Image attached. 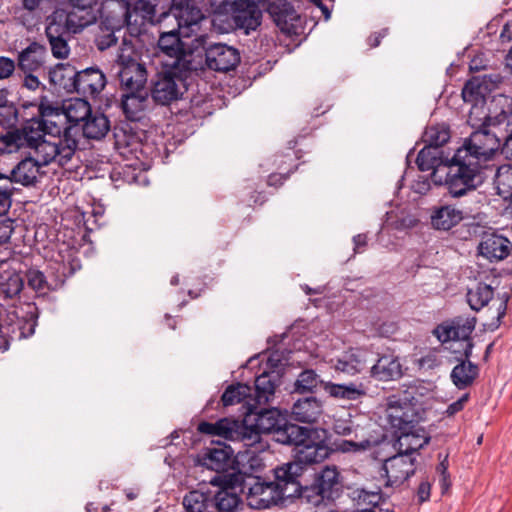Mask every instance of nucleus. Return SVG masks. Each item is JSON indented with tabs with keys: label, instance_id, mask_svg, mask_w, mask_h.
<instances>
[{
	"label": "nucleus",
	"instance_id": "obj_1",
	"mask_svg": "<svg viewBox=\"0 0 512 512\" xmlns=\"http://www.w3.org/2000/svg\"><path fill=\"white\" fill-rule=\"evenodd\" d=\"M314 441L295 444L294 460L278 465L273 469L272 481L286 499L300 498L304 487L301 478L308 465L320 463L329 456V447L324 439L315 437Z\"/></svg>",
	"mask_w": 512,
	"mask_h": 512
},
{
	"label": "nucleus",
	"instance_id": "obj_2",
	"mask_svg": "<svg viewBox=\"0 0 512 512\" xmlns=\"http://www.w3.org/2000/svg\"><path fill=\"white\" fill-rule=\"evenodd\" d=\"M22 290H0V339L7 349L11 341L32 336L37 326L39 311L33 302H21Z\"/></svg>",
	"mask_w": 512,
	"mask_h": 512
},
{
	"label": "nucleus",
	"instance_id": "obj_3",
	"mask_svg": "<svg viewBox=\"0 0 512 512\" xmlns=\"http://www.w3.org/2000/svg\"><path fill=\"white\" fill-rule=\"evenodd\" d=\"M261 434H272L273 439L284 445H295L314 441L320 437L315 428L289 423L278 409H264L257 413L255 424L245 431V445L251 446L260 441Z\"/></svg>",
	"mask_w": 512,
	"mask_h": 512
},
{
	"label": "nucleus",
	"instance_id": "obj_4",
	"mask_svg": "<svg viewBox=\"0 0 512 512\" xmlns=\"http://www.w3.org/2000/svg\"><path fill=\"white\" fill-rule=\"evenodd\" d=\"M480 109H483V107H480ZM478 110L479 107L475 105L468 116V123L472 127H477V129L471 133L470 137L464 141L463 146L458 148L457 151H463L467 157L485 165L500 149L502 142L504 143L500 124L505 120L506 115L501 114L491 118L485 114L484 121L479 123L480 119L474 117V113Z\"/></svg>",
	"mask_w": 512,
	"mask_h": 512
},
{
	"label": "nucleus",
	"instance_id": "obj_5",
	"mask_svg": "<svg viewBox=\"0 0 512 512\" xmlns=\"http://www.w3.org/2000/svg\"><path fill=\"white\" fill-rule=\"evenodd\" d=\"M486 169L487 166L480 161L472 160L465 152L456 150L452 158L445 159V178L441 184L452 197L459 198L475 191L485 182Z\"/></svg>",
	"mask_w": 512,
	"mask_h": 512
},
{
	"label": "nucleus",
	"instance_id": "obj_6",
	"mask_svg": "<svg viewBox=\"0 0 512 512\" xmlns=\"http://www.w3.org/2000/svg\"><path fill=\"white\" fill-rule=\"evenodd\" d=\"M77 127H66L63 135L59 137L45 138L35 146L33 159L39 166L57 164L60 167L66 166L73 158L78 148V140L75 139Z\"/></svg>",
	"mask_w": 512,
	"mask_h": 512
},
{
	"label": "nucleus",
	"instance_id": "obj_7",
	"mask_svg": "<svg viewBox=\"0 0 512 512\" xmlns=\"http://www.w3.org/2000/svg\"><path fill=\"white\" fill-rule=\"evenodd\" d=\"M387 421L394 433L413 429L426 419V409L422 402L408 390L392 396L387 404Z\"/></svg>",
	"mask_w": 512,
	"mask_h": 512
},
{
	"label": "nucleus",
	"instance_id": "obj_8",
	"mask_svg": "<svg viewBox=\"0 0 512 512\" xmlns=\"http://www.w3.org/2000/svg\"><path fill=\"white\" fill-rule=\"evenodd\" d=\"M193 70V67H171L162 66L152 82L151 97L160 105H169L177 101L186 91V79Z\"/></svg>",
	"mask_w": 512,
	"mask_h": 512
},
{
	"label": "nucleus",
	"instance_id": "obj_9",
	"mask_svg": "<svg viewBox=\"0 0 512 512\" xmlns=\"http://www.w3.org/2000/svg\"><path fill=\"white\" fill-rule=\"evenodd\" d=\"M212 484L219 486L218 491L212 492L215 512H236L243 505L241 494H245V484L241 471L215 476Z\"/></svg>",
	"mask_w": 512,
	"mask_h": 512
},
{
	"label": "nucleus",
	"instance_id": "obj_10",
	"mask_svg": "<svg viewBox=\"0 0 512 512\" xmlns=\"http://www.w3.org/2000/svg\"><path fill=\"white\" fill-rule=\"evenodd\" d=\"M67 15L61 10H55L47 18L45 29L52 55L58 59H65L70 53L67 43L70 33L80 32L84 27L72 26Z\"/></svg>",
	"mask_w": 512,
	"mask_h": 512
},
{
	"label": "nucleus",
	"instance_id": "obj_11",
	"mask_svg": "<svg viewBox=\"0 0 512 512\" xmlns=\"http://www.w3.org/2000/svg\"><path fill=\"white\" fill-rule=\"evenodd\" d=\"M125 52H133L131 42L123 39L120 53L117 55L119 65L118 77L122 91L146 90L147 71L144 64L137 62Z\"/></svg>",
	"mask_w": 512,
	"mask_h": 512
},
{
	"label": "nucleus",
	"instance_id": "obj_12",
	"mask_svg": "<svg viewBox=\"0 0 512 512\" xmlns=\"http://www.w3.org/2000/svg\"><path fill=\"white\" fill-rule=\"evenodd\" d=\"M243 479L248 504L252 508L266 509L286 500L272 481L266 482L260 477L245 473H243Z\"/></svg>",
	"mask_w": 512,
	"mask_h": 512
},
{
	"label": "nucleus",
	"instance_id": "obj_13",
	"mask_svg": "<svg viewBox=\"0 0 512 512\" xmlns=\"http://www.w3.org/2000/svg\"><path fill=\"white\" fill-rule=\"evenodd\" d=\"M363 419V416H353L349 412H346L344 415L334 417L332 430L335 434L341 436H354V439L352 440L343 441V451H365L371 447V441L365 437V428L360 423V420Z\"/></svg>",
	"mask_w": 512,
	"mask_h": 512
},
{
	"label": "nucleus",
	"instance_id": "obj_14",
	"mask_svg": "<svg viewBox=\"0 0 512 512\" xmlns=\"http://www.w3.org/2000/svg\"><path fill=\"white\" fill-rule=\"evenodd\" d=\"M181 33L170 34L162 32L158 39V48L164 59L162 66L177 69V67H193V53L188 50L181 40Z\"/></svg>",
	"mask_w": 512,
	"mask_h": 512
},
{
	"label": "nucleus",
	"instance_id": "obj_15",
	"mask_svg": "<svg viewBox=\"0 0 512 512\" xmlns=\"http://www.w3.org/2000/svg\"><path fill=\"white\" fill-rule=\"evenodd\" d=\"M383 470L387 476L388 486H399L414 475L416 471V458L398 450V453L388 458Z\"/></svg>",
	"mask_w": 512,
	"mask_h": 512
},
{
	"label": "nucleus",
	"instance_id": "obj_16",
	"mask_svg": "<svg viewBox=\"0 0 512 512\" xmlns=\"http://www.w3.org/2000/svg\"><path fill=\"white\" fill-rule=\"evenodd\" d=\"M198 431L202 434L220 436L227 440H241L245 442L247 425L244 420L222 418L211 423L202 421L198 424Z\"/></svg>",
	"mask_w": 512,
	"mask_h": 512
},
{
	"label": "nucleus",
	"instance_id": "obj_17",
	"mask_svg": "<svg viewBox=\"0 0 512 512\" xmlns=\"http://www.w3.org/2000/svg\"><path fill=\"white\" fill-rule=\"evenodd\" d=\"M205 58L207 66L218 72L233 70L240 62L238 50L221 43L210 45L206 49Z\"/></svg>",
	"mask_w": 512,
	"mask_h": 512
},
{
	"label": "nucleus",
	"instance_id": "obj_18",
	"mask_svg": "<svg viewBox=\"0 0 512 512\" xmlns=\"http://www.w3.org/2000/svg\"><path fill=\"white\" fill-rule=\"evenodd\" d=\"M260 5L247 1L235 0L232 4V19L237 29L244 30L245 34L256 30L261 24L262 12Z\"/></svg>",
	"mask_w": 512,
	"mask_h": 512
},
{
	"label": "nucleus",
	"instance_id": "obj_19",
	"mask_svg": "<svg viewBox=\"0 0 512 512\" xmlns=\"http://www.w3.org/2000/svg\"><path fill=\"white\" fill-rule=\"evenodd\" d=\"M200 462L210 470L226 472L234 464V450L225 443L217 442L204 449Z\"/></svg>",
	"mask_w": 512,
	"mask_h": 512
},
{
	"label": "nucleus",
	"instance_id": "obj_20",
	"mask_svg": "<svg viewBox=\"0 0 512 512\" xmlns=\"http://www.w3.org/2000/svg\"><path fill=\"white\" fill-rule=\"evenodd\" d=\"M372 362H374V359L371 352L356 348L346 351L338 357L334 368L338 372L355 375L366 370Z\"/></svg>",
	"mask_w": 512,
	"mask_h": 512
},
{
	"label": "nucleus",
	"instance_id": "obj_21",
	"mask_svg": "<svg viewBox=\"0 0 512 512\" xmlns=\"http://www.w3.org/2000/svg\"><path fill=\"white\" fill-rule=\"evenodd\" d=\"M98 0H68L65 8H57L61 10L68 17L72 26L87 27L93 24L96 19L94 7Z\"/></svg>",
	"mask_w": 512,
	"mask_h": 512
},
{
	"label": "nucleus",
	"instance_id": "obj_22",
	"mask_svg": "<svg viewBox=\"0 0 512 512\" xmlns=\"http://www.w3.org/2000/svg\"><path fill=\"white\" fill-rule=\"evenodd\" d=\"M173 13L181 25V35L191 37L197 35L201 29V24L206 20L200 8L194 4L176 5Z\"/></svg>",
	"mask_w": 512,
	"mask_h": 512
},
{
	"label": "nucleus",
	"instance_id": "obj_23",
	"mask_svg": "<svg viewBox=\"0 0 512 512\" xmlns=\"http://www.w3.org/2000/svg\"><path fill=\"white\" fill-rule=\"evenodd\" d=\"M500 82L498 76L479 75L474 76L466 82L462 89V98L468 103L484 101L485 96L494 90Z\"/></svg>",
	"mask_w": 512,
	"mask_h": 512
},
{
	"label": "nucleus",
	"instance_id": "obj_24",
	"mask_svg": "<svg viewBox=\"0 0 512 512\" xmlns=\"http://www.w3.org/2000/svg\"><path fill=\"white\" fill-rule=\"evenodd\" d=\"M394 435L398 450L410 456H413L415 452L426 446L431 440L430 433L421 425L394 433Z\"/></svg>",
	"mask_w": 512,
	"mask_h": 512
},
{
	"label": "nucleus",
	"instance_id": "obj_25",
	"mask_svg": "<svg viewBox=\"0 0 512 512\" xmlns=\"http://www.w3.org/2000/svg\"><path fill=\"white\" fill-rule=\"evenodd\" d=\"M370 374L379 381H394L403 376L400 359L393 353L382 354L370 367Z\"/></svg>",
	"mask_w": 512,
	"mask_h": 512
},
{
	"label": "nucleus",
	"instance_id": "obj_26",
	"mask_svg": "<svg viewBox=\"0 0 512 512\" xmlns=\"http://www.w3.org/2000/svg\"><path fill=\"white\" fill-rule=\"evenodd\" d=\"M77 90L84 97H96L106 86V77L98 68H87L78 71L77 74Z\"/></svg>",
	"mask_w": 512,
	"mask_h": 512
},
{
	"label": "nucleus",
	"instance_id": "obj_27",
	"mask_svg": "<svg viewBox=\"0 0 512 512\" xmlns=\"http://www.w3.org/2000/svg\"><path fill=\"white\" fill-rule=\"evenodd\" d=\"M263 8L273 18L276 25L284 32H290L293 22L297 19L296 11L286 0H267Z\"/></svg>",
	"mask_w": 512,
	"mask_h": 512
},
{
	"label": "nucleus",
	"instance_id": "obj_28",
	"mask_svg": "<svg viewBox=\"0 0 512 512\" xmlns=\"http://www.w3.org/2000/svg\"><path fill=\"white\" fill-rule=\"evenodd\" d=\"M46 48L37 43H30L18 54V67L23 73L39 72L45 64Z\"/></svg>",
	"mask_w": 512,
	"mask_h": 512
},
{
	"label": "nucleus",
	"instance_id": "obj_29",
	"mask_svg": "<svg viewBox=\"0 0 512 512\" xmlns=\"http://www.w3.org/2000/svg\"><path fill=\"white\" fill-rule=\"evenodd\" d=\"M511 250L510 241L497 234H485L479 244V252L482 256L490 261L503 260Z\"/></svg>",
	"mask_w": 512,
	"mask_h": 512
},
{
	"label": "nucleus",
	"instance_id": "obj_30",
	"mask_svg": "<svg viewBox=\"0 0 512 512\" xmlns=\"http://www.w3.org/2000/svg\"><path fill=\"white\" fill-rule=\"evenodd\" d=\"M147 105V90L123 91L121 108L127 119L131 121L140 120Z\"/></svg>",
	"mask_w": 512,
	"mask_h": 512
},
{
	"label": "nucleus",
	"instance_id": "obj_31",
	"mask_svg": "<svg viewBox=\"0 0 512 512\" xmlns=\"http://www.w3.org/2000/svg\"><path fill=\"white\" fill-rule=\"evenodd\" d=\"M322 414V403L315 396L300 398L295 401L291 409V416L295 421L312 424Z\"/></svg>",
	"mask_w": 512,
	"mask_h": 512
},
{
	"label": "nucleus",
	"instance_id": "obj_32",
	"mask_svg": "<svg viewBox=\"0 0 512 512\" xmlns=\"http://www.w3.org/2000/svg\"><path fill=\"white\" fill-rule=\"evenodd\" d=\"M76 68L70 64H57L49 70V81L52 85L63 89L67 93H75L77 90Z\"/></svg>",
	"mask_w": 512,
	"mask_h": 512
},
{
	"label": "nucleus",
	"instance_id": "obj_33",
	"mask_svg": "<svg viewBox=\"0 0 512 512\" xmlns=\"http://www.w3.org/2000/svg\"><path fill=\"white\" fill-rule=\"evenodd\" d=\"M63 112L68 122L66 127H77L75 139L79 141L80 126L92 112L89 102L80 98L69 100L63 104Z\"/></svg>",
	"mask_w": 512,
	"mask_h": 512
},
{
	"label": "nucleus",
	"instance_id": "obj_34",
	"mask_svg": "<svg viewBox=\"0 0 512 512\" xmlns=\"http://www.w3.org/2000/svg\"><path fill=\"white\" fill-rule=\"evenodd\" d=\"M39 172V164L33 159V157H27L21 160L11 170L8 179L11 184L15 182L23 186H32L37 182Z\"/></svg>",
	"mask_w": 512,
	"mask_h": 512
},
{
	"label": "nucleus",
	"instance_id": "obj_35",
	"mask_svg": "<svg viewBox=\"0 0 512 512\" xmlns=\"http://www.w3.org/2000/svg\"><path fill=\"white\" fill-rule=\"evenodd\" d=\"M442 152L437 150L435 147H427L422 148L416 158V164L420 171H430L432 172V180L436 184L442 183V177L437 178V174L439 172V166L442 165L444 167L445 160L442 158Z\"/></svg>",
	"mask_w": 512,
	"mask_h": 512
},
{
	"label": "nucleus",
	"instance_id": "obj_36",
	"mask_svg": "<svg viewBox=\"0 0 512 512\" xmlns=\"http://www.w3.org/2000/svg\"><path fill=\"white\" fill-rule=\"evenodd\" d=\"M367 386L363 383L351 382L349 384H335L328 382L324 384V391L333 398L350 401H357L367 395Z\"/></svg>",
	"mask_w": 512,
	"mask_h": 512
},
{
	"label": "nucleus",
	"instance_id": "obj_37",
	"mask_svg": "<svg viewBox=\"0 0 512 512\" xmlns=\"http://www.w3.org/2000/svg\"><path fill=\"white\" fill-rule=\"evenodd\" d=\"M479 376V368L469 360H461L451 371L452 383L459 390H464L473 385Z\"/></svg>",
	"mask_w": 512,
	"mask_h": 512
},
{
	"label": "nucleus",
	"instance_id": "obj_38",
	"mask_svg": "<svg viewBox=\"0 0 512 512\" xmlns=\"http://www.w3.org/2000/svg\"><path fill=\"white\" fill-rule=\"evenodd\" d=\"M110 129L108 118L100 112H91L90 116L80 126L82 136L88 139L99 140L103 138Z\"/></svg>",
	"mask_w": 512,
	"mask_h": 512
},
{
	"label": "nucleus",
	"instance_id": "obj_39",
	"mask_svg": "<svg viewBox=\"0 0 512 512\" xmlns=\"http://www.w3.org/2000/svg\"><path fill=\"white\" fill-rule=\"evenodd\" d=\"M137 9L143 13V17L154 23L155 19L166 14H173V0H139Z\"/></svg>",
	"mask_w": 512,
	"mask_h": 512
},
{
	"label": "nucleus",
	"instance_id": "obj_40",
	"mask_svg": "<svg viewBox=\"0 0 512 512\" xmlns=\"http://www.w3.org/2000/svg\"><path fill=\"white\" fill-rule=\"evenodd\" d=\"M183 506L186 512H215L211 491L188 492L183 498Z\"/></svg>",
	"mask_w": 512,
	"mask_h": 512
},
{
	"label": "nucleus",
	"instance_id": "obj_41",
	"mask_svg": "<svg viewBox=\"0 0 512 512\" xmlns=\"http://www.w3.org/2000/svg\"><path fill=\"white\" fill-rule=\"evenodd\" d=\"M278 385L279 377L274 372H263L257 376L254 382L256 402L267 403Z\"/></svg>",
	"mask_w": 512,
	"mask_h": 512
},
{
	"label": "nucleus",
	"instance_id": "obj_42",
	"mask_svg": "<svg viewBox=\"0 0 512 512\" xmlns=\"http://www.w3.org/2000/svg\"><path fill=\"white\" fill-rule=\"evenodd\" d=\"M462 212L451 206H442L431 215V224L438 230H450L462 220Z\"/></svg>",
	"mask_w": 512,
	"mask_h": 512
},
{
	"label": "nucleus",
	"instance_id": "obj_43",
	"mask_svg": "<svg viewBox=\"0 0 512 512\" xmlns=\"http://www.w3.org/2000/svg\"><path fill=\"white\" fill-rule=\"evenodd\" d=\"M25 148L33 150L47 134L39 120L33 118L19 128Z\"/></svg>",
	"mask_w": 512,
	"mask_h": 512
},
{
	"label": "nucleus",
	"instance_id": "obj_44",
	"mask_svg": "<svg viewBox=\"0 0 512 512\" xmlns=\"http://www.w3.org/2000/svg\"><path fill=\"white\" fill-rule=\"evenodd\" d=\"M128 17V9L123 10L121 17L112 23L111 30H102L101 33L96 36L95 44L100 51H104L116 44L117 37L115 36V32L119 31L122 26L127 24Z\"/></svg>",
	"mask_w": 512,
	"mask_h": 512
},
{
	"label": "nucleus",
	"instance_id": "obj_45",
	"mask_svg": "<svg viewBox=\"0 0 512 512\" xmlns=\"http://www.w3.org/2000/svg\"><path fill=\"white\" fill-rule=\"evenodd\" d=\"M497 194L504 200H512V164H504L497 168L494 177Z\"/></svg>",
	"mask_w": 512,
	"mask_h": 512
},
{
	"label": "nucleus",
	"instance_id": "obj_46",
	"mask_svg": "<svg viewBox=\"0 0 512 512\" xmlns=\"http://www.w3.org/2000/svg\"><path fill=\"white\" fill-rule=\"evenodd\" d=\"M324 382L312 369L303 370L294 383L293 392L298 394L314 393L318 386L324 388Z\"/></svg>",
	"mask_w": 512,
	"mask_h": 512
},
{
	"label": "nucleus",
	"instance_id": "obj_47",
	"mask_svg": "<svg viewBox=\"0 0 512 512\" xmlns=\"http://www.w3.org/2000/svg\"><path fill=\"white\" fill-rule=\"evenodd\" d=\"M251 396V387L247 384L236 383L229 385L222 394L221 401L223 406H231L241 402H246L247 398Z\"/></svg>",
	"mask_w": 512,
	"mask_h": 512
},
{
	"label": "nucleus",
	"instance_id": "obj_48",
	"mask_svg": "<svg viewBox=\"0 0 512 512\" xmlns=\"http://www.w3.org/2000/svg\"><path fill=\"white\" fill-rule=\"evenodd\" d=\"M25 148L19 128L7 130L0 133V156L5 154L17 153Z\"/></svg>",
	"mask_w": 512,
	"mask_h": 512
},
{
	"label": "nucleus",
	"instance_id": "obj_49",
	"mask_svg": "<svg viewBox=\"0 0 512 512\" xmlns=\"http://www.w3.org/2000/svg\"><path fill=\"white\" fill-rule=\"evenodd\" d=\"M450 139V130L444 125L430 126L424 133V142L427 147H435L437 150Z\"/></svg>",
	"mask_w": 512,
	"mask_h": 512
},
{
	"label": "nucleus",
	"instance_id": "obj_50",
	"mask_svg": "<svg viewBox=\"0 0 512 512\" xmlns=\"http://www.w3.org/2000/svg\"><path fill=\"white\" fill-rule=\"evenodd\" d=\"M45 132L51 137L63 135L64 129L68 125L64 112L57 113V116L45 120H39Z\"/></svg>",
	"mask_w": 512,
	"mask_h": 512
},
{
	"label": "nucleus",
	"instance_id": "obj_51",
	"mask_svg": "<svg viewBox=\"0 0 512 512\" xmlns=\"http://www.w3.org/2000/svg\"><path fill=\"white\" fill-rule=\"evenodd\" d=\"M457 340H469L471 333L475 329L476 318L457 317L451 321Z\"/></svg>",
	"mask_w": 512,
	"mask_h": 512
},
{
	"label": "nucleus",
	"instance_id": "obj_52",
	"mask_svg": "<svg viewBox=\"0 0 512 512\" xmlns=\"http://www.w3.org/2000/svg\"><path fill=\"white\" fill-rule=\"evenodd\" d=\"M494 290H467V302L472 310L479 311L493 299Z\"/></svg>",
	"mask_w": 512,
	"mask_h": 512
},
{
	"label": "nucleus",
	"instance_id": "obj_53",
	"mask_svg": "<svg viewBox=\"0 0 512 512\" xmlns=\"http://www.w3.org/2000/svg\"><path fill=\"white\" fill-rule=\"evenodd\" d=\"M13 190L8 176L0 173V216L9 211L12 204Z\"/></svg>",
	"mask_w": 512,
	"mask_h": 512
},
{
	"label": "nucleus",
	"instance_id": "obj_54",
	"mask_svg": "<svg viewBox=\"0 0 512 512\" xmlns=\"http://www.w3.org/2000/svg\"><path fill=\"white\" fill-rule=\"evenodd\" d=\"M154 23L158 25L159 36H161L162 32H169L170 34L181 33V25L178 23L174 13L158 17Z\"/></svg>",
	"mask_w": 512,
	"mask_h": 512
},
{
	"label": "nucleus",
	"instance_id": "obj_55",
	"mask_svg": "<svg viewBox=\"0 0 512 512\" xmlns=\"http://www.w3.org/2000/svg\"><path fill=\"white\" fill-rule=\"evenodd\" d=\"M296 159V153L292 150V148H289L287 153L276 155L274 162L281 172L290 175L292 172L291 168H297V166L294 164Z\"/></svg>",
	"mask_w": 512,
	"mask_h": 512
},
{
	"label": "nucleus",
	"instance_id": "obj_56",
	"mask_svg": "<svg viewBox=\"0 0 512 512\" xmlns=\"http://www.w3.org/2000/svg\"><path fill=\"white\" fill-rule=\"evenodd\" d=\"M18 121L17 111L12 107H1L0 110V126L4 129L11 130L16 127V123Z\"/></svg>",
	"mask_w": 512,
	"mask_h": 512
},
{
	"label": "nucleus",
	"instance_id": "obj_57",
	"mask_svg": "<svg viewBox=\"0 0 512 512\" xmlns=\"http://www.w3.org/2000/svg\"><path fill=\"white\" fill-rule=\"evenodd\" d=\"M25 280L29 288H43L46 285V277L43 272L38 269L31 268L25 274Z\"/></svg>",
	"mask_w": 512,
	"mask_h": 512
},
{
	"label": "nucleus",
	"instance_id": "obj_58",
	"mask_svg": "<svg viewBox=\"0 0 512 512\" xmlns=\"http://www.w3.org/2000/svg\"><path fill=\"white\" fill-rule=\"evenodd\" d=\"M510 299V294L505 292L500 299L499 305L497 307V317L491 323L487 324V329L494 331L501 325L502 318L506 315L507 303Z\"/></svg>",
	"mask_w": 512,
	"mask_h": 512
},
{
	"label": "nucleus",
	"instance_id": "obj_59",
	"mask_svg": "<svg viewBox=\"0 0 512 512\" xmlns=\"http://www.w3.org/2000/svg\"><path fill=\"white\" fill-rule=\"evenodd\" d=\"M433 333L441 343H445L450 340H457L451 322L438 325L434 329Z\"/></svg>",
	"mask_w": 512,
	"mask_h": 512
},
{
	"label": "nucleus",
	"instance_id": "obj_60",
	"mask_svg": "<svg viewBox=\"0 0 512 512\" xmlns=\"http://www.w3.org/2000/svg\"><path fill=\"white\" fill-rule=\"evenodd\" d=\"M40 118L38 120H45L57 116V113L63 112V106H55L48 101H41L38 107Z\"/></svg>",
	"mask_w": 512,
	"mask_h": 512
},
{
	"label": "nucleus",
	"instance_id": "obj_61",
	"mask_svg": "<svg viewBox=\"0 0 512 512\" xmlns=\"http://www.w3.org/2000/svg\"><path fill=\"white\" fill-rule=\"evenodd\" d=\"M470 394L465 393L463 394L457 401L452 402L448 405L445 414L448 417L454 416L458 412L462 411L466 405V403L469 401Z\"/></svg>",
	"mask_w": 512,
	"mask_h": 512
},
{
	"label": "nucleus",
	"instance_id": "obj_62",
	"mask_svg": "<svg viewBox=\"0 0 512 512\" xmlns=\"http://www.w3.org/2000/svg\"><path fill=\"white\" fill-rule=\"evenodd\" d=\"M15 71L14 60L0 56V80L9 78Z\"/></svg>",
	"mask_w": 512,
	"mask_h": 512
},
{
	"label": "nucleus",
	"instance_id": "obj_63",
	"mask_svg": "<svg viewBox=\"0 0 512 512\" xmlns=\"http://www.w3.org/2000/svg\"><path fill=\"white\" fill-rule=\"evenodd\" d=\"M440 360L435 353H428L418 360V365L421 369L432 370L440 365Z\"/></svg>",
	"mask_w": 512,
	"mask_h": 512
},
{
	"label": "nucleus",
	"instance_id": "obj_64",
	"mask_svg": "<svg viewBox=\"0 0 512 512\" xmlns=\"http://www.w3.org/2000/svg\"><path fill=\"white\" fill-rule=\"evenodd\" d=\"M448 456L446 455L443 460L436 467V471L441 475V486L443 489H447L450 485L449 480V472H448Z\"/></svg>",
	"mask_w": 512,
	"mask_h": 512
}]
</instances>
